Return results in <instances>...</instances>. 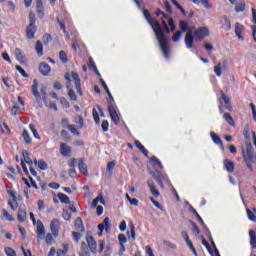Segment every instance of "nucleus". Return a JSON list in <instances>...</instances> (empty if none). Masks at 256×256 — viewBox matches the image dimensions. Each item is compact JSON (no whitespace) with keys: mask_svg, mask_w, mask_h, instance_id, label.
<instances>
[{"mask_svg":"<svg viewBox=\"0 0 256 256\" xmlns=\"http://www.w3.org/2000/svg\"><path fill=\"white\" fill-rule=\"evenodd\" d=\"M152 177L155 179V181H157L161 189H165V186L163 185V181H169V177H167V174H163L159 171H155V172H152Z\"/></svg>","mask_w":256,"mask_h":256,"instance_id":"20e7f679","label":"nucleus"},{"mask_svg":"<svg viewBox=\"0 0 256 256\" xmlns=\"http://www.w3.org/2000/svg\"><path fill=\"white\" fill-rule=\"evenodd\" d=\"M223 117L228 125H230L231 127H235V120H233V117L230 113H224Z\"/></svg>","mask_w":256,"mask_h":256,"instance_id":"f704fd0d","label":"nucleus"},{"mask_svg":"<svg viewBox=\"0 0 256 256\" xmlns=\"http://www.w3.org/2000/svg\"><path fill=\"white\" fill-rule=\"evenodd\" d=\"M45 241L47 245H52L53 244V235L51 233H48L45 237Z\"/></svg>","mask_w":256,"mask_h":256,"instance_id":"338daca9","label":"nucleus"},{"mask_svg":"<svg viewBox=\"0 0 256 256\" xmlns=\"http://www.w3.org/2000/svg\"><path fill=\"white\" fill-rule=\"evenodd\" d=\"M16 69L20 72L22 77H24L25 79H29V74H27V72H25V69H23V67L17 65Z\"/></svg>","mask_w":256,"mask_h":256,"instance_id":"5fc2aeb1","label":"nucleus"},{"mask_svg":"<svg viewBox=\"0 0 256 256\" xmlns=\"http://www.w3.org/2000/svg\"><path fill=\"white\" fill-rule=\"evenodd\" d=\"M113 169H115V161L108 162L107 172L109 173V177H111V173H113Z\"/></svg>","mask_w":256,"mask_h":256,"instance_id":"8fccbe9b","label":"nucleus"},{"mask_svg":"<svg viewBox=\"0 0 256 256\" xmlns=\"http://www.w3.org/2000/svg\"><path fill=\"white\" fill-rule=\"evenodd\" d=\"M249 237L252 249H256V233L253 230L249 231Z\"/></svg>","mask_w":256,"mask_h":256,"instance_id":"2f4dec72","label":"nucleus"},{"mask_svg":"<svg viewBox=\"0 0 256 256\" xmlns=\"http://www.w3.org/2000/svg\"><path fill=\"white\" fill-rule=\"evenodd\" d=\"M39 71L42 75L47 77V75H49V73H51V66H49V64H47L45 62H41L39 65Z\"/></svg>","mask_w":256,"mask_h":256,"instance_id":"a211bd4d","label":"nucleus"},{"mask_svg":"<svg viewBox=\"0 0 256 256\" xmlns=\"http://www.w3.org/2000/svg\"><path fill=\"white\" fill-rule=\"evenodd\" d=\"M98 229L100 231L98 233V237L103 236L104 230L106 231V233H109V231H111V220L109 219V217H106L101 224H98Z\"/></svg>","mask_w":256,"mask_h":256,"instance_id":"39448f33","label":"nucleus"},{"mask_svg":"<svg viewBox=\"0 0 256 256\" xmlns=\"http://www.w3.org/2000/svg\"><path fill=\"white\" fill-rule=\"evenodd\" d=\"M189 211H192L196 218L198 219L199 223L203 226V228H207V226L205 225V222L203 221V218H201V216L199 215V213L197 212V210L195 208H193V206H189Z\"/></svg>","mask_w":256,"mask_h":256,"instance_id":"c85d7f7f","label":"nucleus"},{"mask_svg":"<svg viewBox=\"0 0 256 256\" xmlns=\"http://www.w3.org/2000/svg\"><path fill=\"white\" fill-rule=\"evenodd\" d=\"M50 229L54 237L59 236V219L55 218L50 223Z\"/></svg>","mask_w":256,"mask_h":256,"instance_id":"4468645a","label":"nucleus"},{"mask_svg":"<svg viewBox=\"0 0 256 256\" xmlns=\"http://www.w3.org/2000/svg\"><path fill=\"white\" fill-rule=\"evenodd\" d=\"M184 41L187 49H193V43L195 41V37L191 35V32L189 34H186Z\"/></svg>","mask_w":256,"mask_h":256,"instance_id":"5701e85b","label":"nucleus"},{"mask_svg":"<svg viewBox=\"0 0 256 256\" xmlns=\"http://www.w3.org/2000/svg\"><path fill=\"white\" fill-rule=\"evenodd\" d=\"M60 103H61V105H63L64 109H69L70 105H69V101H67V99L62 97L60 99Z\"/></svg>","mask_w":256,"mask_h":256,"instance_id":"774afa93","label":"nucleus"},{"mask_svg":"<svg viewBox=\"0 0 256 256\" xmlns=\"http://www.w3.org/2000/svg\"><path fill=\"white\" fill-rule=\"evenodd\" d=\"M242 157L248 169L253 171L252 163H255V150L253 149V144H251V142L246 143V152L245 150H242Z\"/></svg>","mask_w":256,"mask_h":256,"instance_id":"f03ea898","label":"nucleus"},{"mask_svg":"<svg viewBox=\"0 0 256 256\" xmlns=\"http://www.w3.org/2000/svg\"><path fill=\"white\" fill-rule=\"evenodd\" d=\"M9 195H11L12 200L14 201L15 204H13V202L9 201L8 205L11 207V209H13V211H15V209H17L18 205H17V196H15V192L14 191H8Z\"/></svg>","mask_w":256,"mask_h":256,"instance_id":"a878e982","label":"nucleus"},{"mask_svg":"<svg viewBox=\"0 0 256 256\" xmlns=\"http://www.w3.org/2000/svg\"><path fill=\"white\" fill-rule=\"evenodd\" d=\"M92 115L96 125H99V123H101V119L99 118V112H97V109L94 108L92 110Z\"/></svg>","mask_w":256,"mask_h":256,"instance_id":"37998d69","label":"nucleus"},{"mask_svg":"<svg viewBox=\"0 0 256 256\" xmlns=\"http://www.w3.org/2000/svg\"><path fill=\"white\" fill-rule=\"evenodd\" d=\"M150 161H152V163H155V165H157V167H159V169H163V164L161 163L159 158H157L156 156H152L150 158Z\"/></svg>","mask_w":256,"mask_h":256,"instance_id":"de8ad7c7","label":"nucleus"},{"mask_svg":"<svg viewBox=\"0 0 256 256\" xmlns=\"http://www.w3.org/2000/svg\"><path fill=\"white\" fill-rule=\"evenodd\" d=\"M79 256H91V252L89 251V247H87V243H81Z\"/></svg>","mask_w":256,"mask_h":256,"instance_id":"b1692460","label":"nucleus"},{"mask_svg":"<svg viewBox=\"0 0 256 256\" xmlns=\"http://www.w3.org/2000/svg\"><path fill=\"white\" fill-rule=\"evenodd\" d=\"M29 129L32 131L35 139H41V136H39V132H37V128L35 127V124H30Z\"/></svg>","mask_w":256,"mask_h":256,"instance_id":"79ce46f5","label":"nucleus"},{"mask_svg":"<svg viewBox=\"0 0 256 256\" xmlns=\"http://www.w3.org/2000/svg\"><path fill=\"white\" fill-rule=\"evenodd\" d=\"M14 54L17 61H19L21 65H25V63H27V58L23 55V50H21L20 48H16L14 50Z\"/></svg>","mask_w":256,"mask_h":256,"instance_id":"ddd939ff","label":"nucleus"},{"mask_svg":"<svg viewBox=\"0 0 256 256\" xmlns=\"http://www.w3.org/2000/svg\"><path fill=\"white\" fill-rule=\"evenodd\" d=\"M245 7H246L245 1L239 2L235 7L236 13H242L243 11H245Z\"/></svg>","mask_w":256,"mask_h":256,"instance_id":"58836bf2","label":"nucleus"},{"mask_svg":"<svg viewBox=\"0 0 256 256\" xmlns=\"http://www.w3.org/2000/svg\"><path fill=\"white\" fill-rule=\"evenodd\" d=\"M150 161H152V163H155V165H157V167H159V169H163V164L161 163L159 158H157L156 156H152L150 158Z\"/></svg>","mask_w":256,"mask_h":256,"instance_id":"49530a36","label":"nucleus"},{"mask_svg":"<svg viewBox=\"0 0 256 256\" xmlns=\"http://www.w3.org/2000/svg\"><path fill=\"white\" fill-rule=\"evenodd\" d=\"M135 146L137 147V149H139V151H141V153H143L145 157H149V151L145 149V146H143V144H141L139 140L135 141Z\"/></svg>","mask_w":256,"mask_h":256,"instance_id":"cd10ccee","label":"nucleus"},{"mask_svg":"<svg viewBox=\"0 0 256 256\" xmlns=\"http://www.w3.org/2000/svg\"><path fill=\"white\" fill-rule=\"evenodd\" d=\"M118 241L120 245H125V243H127V237H125V234H119Z\"/></svg>","mask_w":256,"mask_h":256,"instance_id":"0e129e2a","label":"nucleus"},{"mask_svg":"<svg viewBox=\"0 0 256 256\" xmlns=\"http://www.w3.org/2000/svg\"><path fill=\"white\" fill-rule=\"evenodd\" d=\"M32 95L38 103L41 101V94L39 93V81L37 79L33 80Z\"/></svg>","mask_w":256,"mask_h":256,"instance_id":"6e6552de","label":"nucleus"},{"mask_svg":"<svg viewBox=\"0 0 256 256\" xmlns=\"http://www.w3.org/2000/svg\"><path fill=\"white\" fill-rule=\"evenodd\" d=\"M36 235L39 239H45V226L41 220L37 221V231Z\"/></svg>","mask_w":256,"mask_h":256,"instance_id":"2eb2a0df","label":"nucleus"},{"mask_svg":"<svg viewBox=\"0 0 256 256\" xmlns=\"http://www.w3.org/2000/svg\"><path fill=\"white\" fill-rule=\"evenodd\" d=\"M40 93L42 95V100L44 101V103H47V86H42Z\"/></svg>","mask_w":256,"mask_h":256,"instance_id":"09e8293b","label":"nucleus"},{"mask_svg":"<svg viewBox=\"0 0 256 256\" xmlns=\"http://www.w3.org/2000/svg\"><path fill=\"white\" fill-rule=\"evenodd\" d=\"M189 222L191 223V225L193 227V232L196 233V235H199V233H201L199 226H197V224L193 220H189Z\"/></svg>","mask_w":256,"mask_h":256,"instance_id":"4d7b16f0","label":"nucleus"},{"mask_svg":"<svg viewBox=\"0 0 256 256\" xmlns=\"http://www.w3.org/2000/svg\"><path fill=\"white\" fill-rule=\"evenodd\" d=\"M75 229L83 233L85 231V226H83V220L81 218H76L75 220Z\"/></svg>","mask_w":256,"mask_h":256,"instance_id":"7c9ffc66","label":"nucleus"},{"mask_svg":"<svg viewBox=\"0 0 256 256\" xmlns=\"http://www.w3.org/2000/svg\"><path fill=\"white\" fill-rule=\"evenodd\" d=\"M67 129L70 131V133H72V135H77L78 137L81 135V133L77 131V128H75V125H69L67 126Z\"/></svg>","mask_w":256,"mask_h":256,"instance_id":"3c124183","label":"nucleus"},{"mask_svg":"<svg viewBox=\"0 0 256 256\" xmlns=\"http://www.w3.org/2000/svg\"><path fill=\"white\" fill-rule=\"evenodd\" d=\"M34 165H38L39 169H41V171H47L48 169V165L47 162H45L44 160H34Z\"/></svg>","mask_w":256,"mask_h":256,"instance_id":"bb28decb","label":"nucleus"},{"mask_svg":"<svg viewBox=\"0 0 256 256\" xmlns=\"http://www.w3.org/2000/svg\"><path fill=\"white\" fill-rule=\"evenodd\" d=\"M71 146H68L67 143H60V154L62 157H71Z\"/></svg>","mask_w":256,"mask_h":256,"instance_id":"1a4fd4ad","label":"nucleus"},{"mask_svg":"<svg viewBox=\"0 0 256 256\" xmlns=\"http://www.w3.org/2000/svg\"><path fill=\"white\" fill-rule=\"evenodd\" d=\"M168 25H169V27H170L169 29L172 33H173V31H175V29H177V27L175 26V21L173 20V18H169Z\"/></svg>","mask_w":256,"mask_h":256,"instance_id":"bf43d9fd","label":"nucleus"},{"mask_svg":"<svg viewBox=\"0 0 256 256\" xmlns=\"http://www.w3.org/2000/svg\"><path fill=\"white\" fill-rule=\"evenodd\" d=\"M181 35H183V32L181 31H177L174 36L172 37V41L174 43H177V41H179V39H181Z\"/></svg>","mask_w":256,"mask_h":256,"instance_id":"e2e57ef3","label":"nucleus"},{"mask_svg":"<svg viewBox=\"0 0 256 256\" xmlns=\"http://www.w3.org/2000/svg\"><path fill=\"white\" fill-rule=\"evenodd\" d=\"M223 164L228 173H233V171H235V162H233L229 159H225L223 161Z\"/></svg>","mask_w":256,"mask_h":256,"instance_id":"4be33fe9","label":"nucleus"},{"mask_svg":"<svg viewBox=\"0 0 256 256\" xmlns=\"http://www.w3.org/2000/svg\"><path fill=\"white\" fill-rule=\"evenodd\" d=\"M210 137H211L213 143H215L216 145H219L221 151H225V146L223 145V141H221V137H219V135H217V133L211 131Z\"/></svg>","mask_w":256,"mask_h":256,"instance_id":"9d476101","label":"nucleus"},{"mask_svg":"<svg viewBox=\"0 0 256 256\" xmlns=\"http://www.w3.org/2000/svg\"><path fill=\"white\" fill-rule=\"evenodd\" d=\"M110 100H108V112L110 114L111 120L113 121L114 125H119L121 120L119 119V114H117V110L115 109V99L111 94V91L107 93Z\"/></svg>","mask_w":256,"mask_h":256,"instance_id":"7ed1b4c3","label":"nucleus"},{"mask_svg":"<svg viewBox=\"0 0 256 256\" xmlns=\"http://www.w3.org/2000/svg\"><path fill=\"white\" fill-rule=\"evenodd\" d=\"M60 135L65 141H71V136H69V132H67V130H62Z\"/></svg>","mask_w":256,"mask_h":256,"instance_id":"864d4df0","label":"nucleus"},{"mask_svg":"<svg viewBox=\"0 0 256 256\" xmlns=\"http://www.w3.org/2000/svg\"><path fill=\"white\" fill-rule=\"evenodd\" d=\"M35 21H37V18L35 17V13L30 12L29 13V25H35Z\"/></svg>","mask_w":256,"mask_h":256,"instance_id":"052dcab7","label":"nucleus"},{"mask_svg":"<svg viewBox=\"0 0 256 256\" xmlns=\"http://www.w3.org/2000/svg\"><path fill=\"white\" fill-rule=\"evenodd\" d=\"M2 219L5 221H15V218H13L6 209L2 210Z\"/></svg>","mask_w":256,"mask_h":256,"instance_id":"e433bc0d","label":"nucleus"},{"mask_svg":"<svg viewBox=\"0 0 256 256\" xmlns=\"http://www.w3.org/2000/svg\"><path fill=\"white\" fill-rule=\"evenodd\" d=\"M35 33H37V26L29 24L26 27V37H27V39H35Z\"/></svg>","mask_w":256,"mask_h":256,"instance_id":"f8f14e48","label":"nucleus"},{"mask_svg":"<svg viewBox=\"0 0 256 256\" xmlns=\"http://www.w3.org/2000/svg\"><path fill=\"white\" fill-rule=\"evenodd\" d=\"M143 15L147 23L150 24L154 31L155 37L160 45L163 56L165 57V59H169L171 48L169 47V40H167L161 24L159 23V21L153 20V17H151V12H149V10L147 9L143 10Z\"/></svg>","mask_w":256,"mask_h":256,"instance_id":"f257e3e1","label":"nucleus"},{"mask_svg":"<svg viewBox=\"0 0 256 256\" xmlns=\"http://www.w3.org/2000/svg\"><path fill=\"white\" fill-rule=\"evenodd\" d=\"M22 137H23L26 145H31L32 139H31V136L29 135V132L27 130L23 131Z\"/></svg>","mask_w":256,"mask_h":256,"instance_id":"4c0bfd02","label":"nucleus"},{"mask_svg":"<svg viewBox=\"0 0 256 256\" xmlns=\"http://www.w3.org/2000/svg\"><path fill=\"white\" fill-rule=\"evenodd\" d=\"M78 169L82 175H85L86 177L89 176V172L87 170V164H85V161H83V158H80L78 160Z\"/></svg>","mask_w":256,"mask_h":256,"instance_id":"6ab92c4d","label":"nucleus"},{"mask_svg":"<svg viewBox=\"0 0 256 256\" xmlns=\"http://www.w3.org/2000/svg\"><path fill=\"white\" fill-rule=\"evenodd\" d=\"M62 217L65 219V221H71V212H68L67 209H63Z\"/></svg>","mask_w":256,"mask_h":256,"instance_id":"603ef678","label":"nucleus"},{"mask_svg":"<svg viewBox=\"0 0 256 256\" xmlns=\"http://www.w3.org/2000/svg\"><path fill=\"white\" fill-rule=\"evenodd\" d=\"M194 36L196 37L195 41H203L204 37H209V28L200 27L198 30L194 31Z\"/></svg>","mask_w":256,"mask_h":256,"instance_id":"423d86ee","label":"nucleus"},{"mask_svg":"<svg viewBox=\"0 0 256 256\" xmlns=\"http://www.w3.org/2000/svg\"><path fill=\"white\" fill-rule=\"evenodd\" d=\"M147 185L150 189V192L151 194L154 196V197H159L161 195V193L159 192V190H157V188L155 187V182H153L152 179H148L147 180Z\"/></svg>","mask_w":256,"mask_h":256,"instance_id":"dca6fc26","label":"nucleus"},{"mask_svg":"<svg viewBox=\"0 0 256 256\" xmlns=\"http://www.w3.org/2000/svg\"><path fill=\"white\" fill-rule=\"evenodd\" d=\"M18 221L19 223H25L27 221V210L26 209H19L18 210Z\"/></svg>","mask_w":256,"mask_h":256,"instance_id":"393cba45","label":"nucleus"},{"mask_svg":"<svg viewBox=\"0 0 256 256\" xmlns=\"http://www.w3.org/2000/svg\"><path fill=\"white\" fill-rule=\"evenodd\" d=\"M72 78L74 79L76 91L79 95H83V90H81V78L77 72H72Z\"/></svg>","mask_w":256,"mask_h":256,"instance_id":"9b49d317","label":"nucleus"},{"mask_svg":"<svg viewBox=\"0 0 256 256\" xmlns=\"http://www.w3.org/2000/svg\"><path fill=\"white\" fill-rule=\"evenodd\" d=\"M86 241H87V247H88V251L90 249L91 253L93 255L97 254V241H95V239L93 238V236H86Z\"/></svg>","mask_w":256,"mask_h":256,"instance_id":"0eeeda50","label":"nucleus"},{"mask_svg":"<svg viewBox=\"0 0 256 256\" xmlns=\"http://www.w3.org/2000/svg\"><path fill=\"white\" fill-rule=\"evenodd\" d=\"M35 50L38 57H43V43H41V41L38 40L36 42Z\"/></svg>","mask_w":256,"mask_h":256,"instance_id":"72a5a7b5","label":"nucleus"},{"mask_svg":"<svg viewBox=\"0 0 256 256\" xmlns=\"http://www.w3.org/2000/svg\"><path fill=\"white\" fill-rule=\"evenodd\" d=\"M59 59L62 61V63H69V59L67 58V53L65 51H60L59 53Z\"/></svg>","mask_w":256,"mask_h":256,"instance_id":"c03bdc74","label":"nucleus"},{"mask_svg":"<svg viewBox=\"0 0 256 256\" xmlns=\"http://www.w3.org/2000/svg\"><path fill=\"white\" fill-rule=\"evenodd\" d=\"M68 95H69L70 101H77V94H75V91H73V89H70L68 91Z\"/></svg>","mask_w":256,"mask_h":256,"instance_id":"680f3d73","label":"nucleus"},{"mask_svg":"<svg viewBox=\"0 0 256 256\" xmlns=\"http://www.w3.org/2000/svg\"><path fill=\"white\" fill-rule=\"evenodd\" d=\"M181 235H182L183 239L185 240L186 244L191 243V239H189V234L187 233V231L183 230L181 232Z\"/></svg>","mask_w":256,"mask_h":256,"instance_id":"69168bd1","label":"nucleus"},{"mask_svg":"<svg viewBox=\"0 0 256 256\" xmlns=\"http://www.w3.org/2000/svg\"><path fill=\"white\" fill-rule=\"evenodd\" d=\"M220 95L221 97L219 99H221V101H224L225 105H229V103H231V99L229 98V96L226 95L225 92L220 91Z\"/></svg>","mask_w":256,"mask_h":256,"instance_id":"a19ab883","label":"nucleus"},{"mask_svg":"<svg viewBox=\"0 0 256 256\" xmlns=\"http://www.w3.org/2000/svg\"><path fill=\"white\" fill-rule=\"evenodd\" d=\"M186 245L189 247L190 251H192L194 256H199L197 249H195V246L193 245V242H188Z\"/></svg>","mask_w":256,"mask_h":256,"instance_id":"13d9d810","label":"nucleus"},{"mask_svg":"<svg viewBox=\"0 0 256 256\" xmlns=\"http://www.w3.org/2000/svg\"><path fill=\"white\" fill-rule=\"evenodd\" d=\"M220 24L222 25V29L224 31H231V21L227 16H222L220 17Z\"/></svg>","mask_w":256,"mask_h":256,"instance_id":"f3484780","label":"nucleus"},{"mask_svg":"<svg viewBox=\"0 0 256 256\" xmlns=\"http://www.w3.org/2000/svg\"><path fill=\"white\" fill-rule=\"evenodd\" d=\"M129 227H130V232H127V236L131 237L132 241H135V239H137L136 237V233H135V224H133V222L129 223Z\"/></svg>","mask_w":256,"mask_h":256,"instance_id":"c756f323","label":"nucleus"},{"mask_svg":"<svg viewBox=\"0 0 256 256\" xmlns=\"http://www.w3.org/2000/svg\"><path fill=\"white\" fill-rule=\"evenodd\" d=\"M246 213L248 215V219L250 221H253V223H256V215L251 211L249 208L246 209Z\"/></svg>","mask_w":256,"mask_h":256,"instance_id":"a18cd8bd","label":"nucleus"},{"mask_svg":"<svg viewBox=\"0 0 256 256\" xmlns=\"http://www.w3.org/2000/svg\"><path fill=\"white\" fill-rule=\"evenodd\" d=\"M36 9H37L38 17L40 19H43V17L45 16V10L43 8V0H36Z\"/></svg>","mask_w":256,"mask_h":256,"instance_id":"412c9836","label":"nucleus"},{"mask_svg":"<svg viewBox=\"0 0 256 256\" xmlns=\"http://www.w3.org/2000/svg\"><path fill=\"white\" fill-rule=\"evenodd\" d=\"M6 256H17V253L11 247H6L4 249Z\"/></svg>","mask_w":256,"mask_h":256,"instance_id":"6e6d98bb","label":"nucleus"},{"mask_svg":"<svg viewBox=\"0 0 256 256\" xmlns=\"http://www.w3.org/2000/svg\"><path fill=\"white\" fill-rule=\"evenodd\" d=\"M58 199L64 205H69V203H71V200L69 199V196H67V195H65L63 193H58Z\"/></svg>","mask_w":256,"mask_h":256,"instance_id":"473e14b6","label":"nucleus"},{"mask_svg":"<svg viewBox=\"0 0 256 256\" xmlns=\"http://www.w3.org/2000/svg\"><path fill=\"white\" fill-rule=\"evenodd\" d=\"M223 67L221 66V63H218L215 67H214V73L215 75H217V77H221V75H223Z\"/></svg>","mask_w":256,"mask_h":256,"instance_id":"ea45409f","label":"nucleus"},{"mask_svg":"<svg viewBox=\"0 0 256 256\" xmlns=\"http://www.w3.org/2000/svg\"><path fill=\"white\" fill-rule=\"evenodd\" d=\"M245 31V27L243 25H241V23L236 22L235 23V34L238 37V39H240L241 41H243V39H245L241 34Z\"/></svg>","mask_w":256,"mask_h":256,"instance_id":"aec40b11","label":"nucleus"},{"mask_svg":"<svg viewBox=\"0 0 256 256\" xmlns=\"http://www.w3.org/2000/svg\"><path fill=\"white\" fill-rule=\"evenodd\" d=\"M179 27L182 33H187V31H189V23L185 20L180 21Z\"/></svg>","mask_w":256,"mask_h":256,"instance_id":"c9c22d12","label":"nucleus"}]
</instances>
